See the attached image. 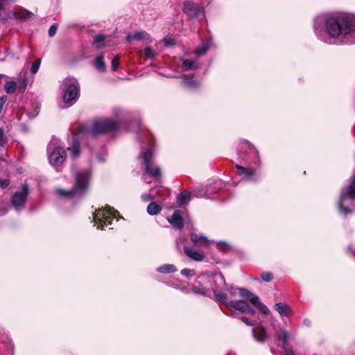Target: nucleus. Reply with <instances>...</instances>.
<instances>
[{
	"instance_id": "18",
	"label": "nucleus",
	"mask_w": 355,
	"mask_h": 355,
	"mask_svg": "<svg viewBox=\"0 0 355 355\" xmlns=\"http://www.w3.org/2000/svg\"><path fill=\"white\" fill-rule=\"evenodd\" d=\"M126 40L128 42H131L132 40H143L147 42H150L152 39L146 31H137L133 34L128 35L126 37Z\"/></svg>"
},
{
	"instance_id": "39",
	"label": "nucleus",
	"mask_w": 355,
	"mask_h": 355,
	"mask_svg": "<svg viewBox=\"0 0 355 355\" xmlns=\"http://www.w3.org/2000/svg\"><path fill=\"white\" fill-rule=\"evenodd\" d=\"M57 28H58L57 24H53V25H51L49 29V32H48L49 36L51 37H53L56 33Z\"/></svg>"
},
{
	"instance_id": "10",
	"label": "nucleus",
	"mask_w": 355,
	"mask_h": 355,
	"mask_svg": "<svg viewBox=\"0 0 355 355\" xmlns=\"http://www.w3.org/2000/svg\"><path fill=\"white\" fill-rule=\"evenodd\" d=\"M66 87L62 91L63 102L68 106L73 105L79 96V85L76 80H68L66 81Z\"/></svg>"
},
{
	"instance_id": "19",
	"label": "nucleus",
	"mask_w": 355,
	"mask_h": 355,
	"mask_svg": "<svg viewBox=\"0 0 355 355\" xmlns=\"http://www.w3.org/2000/svg\"><path fill=\"white\" fill-rule=\"evenodd\" d=\"M191 241L198 247H206L209 245L210 241L204 236H198L196 233L191 234Z\"/></svg>"
},
{
	"instance_id": "35",
	"label": "nucleus",
	"mask_w": 355,
	"mask_h": 355,
	"mask_svg": "<svg viewBox=\"0 0 355 355\" xmlns=\"http://www.w3.org/2000/svg\"><path fill=\"white\" fill-rule=\"evenodd\" d=\"M40 63H41L40 59H37L33 63V64L31 67V72L33 74H35L38 71L40 66Z\"/></svg>"
},
{
	"instance_id": "20",
	"label": "nucleus",
	"mask_w": 355,
	"mask_h": 355,
	"mask_svg": "<svg viewBox=\"0 0 355 355\" xmlns=\"http://www.w3.org/2000/svg\"><path fill=\"white\" fill-rule=\"evenodd\" d=\"M277 338L279 340H282L283 342V345L282 346V348L284 350L285 355H294V352L291 349L287 348L286 347V342L288 339V334L286 331H282L277 336Z\"/></svg>"
},
{
	"instance_id": "32",
	"label": "nucleus",
	"mask_w": 355,
	"mask_h": 355,
	"mask_svg": "<svg viewBox=\"0 0 355 355\" xmlns=\"http://www.w3.org/2000/svg\"><path fill=\"white\" fill-rule=\"evenodd\" d=\"M105 39V36L103 35H97L94 37V44L96 46L97 48H101L104 45L103 42Z\"/></svg>"
},
{
	"instance_id": "12",
	"label": "nucleus",
	"mask_w": 355,
	"mask_h": 355,
	"mask_svg": "<svg viewBox=\"0 0 355 355\" xmlns=\"http://www.w3.org/2000/svg\"><path fill=\"white\" fill-rule=\"evenodd\" d=\"M28 193L29 188L26 183L23 184L21 191H16L13 193L11 198V203L17 211H19L24 207Z\"/></svg>"
},
{
	"instance_id": "14",
	"label": "nucleus",
	"mask_w": 355,
	"mask_h": 355,
	"mask_svg": "<svg viewBox=\"0 0 355 355\" xmlns=\"http://www.w3.org/2000/svg\"><path fill=\"white\" fill-rule=\"evenodd\" d=\"M168 220L172 226L176 230H180L184 227V220L181 216V211L180 210H175Z\"/></svg>"
},
{
	"instance_id": "23",
	"label": "nucleus",
	"mask_w": 355,
	"mask_h": 355,
	"mask_svg": "<svg viewBox=\"0 0 355 355\" xmlns=\"http://www.w3.org/2000/svg\"><path fill=\"white\" fill-rule=\"evenodd\" d=\"M182 85L189 89H196L200 86V83L193 80V77L184 75L183 77Z\"/></svg>"
},
{
	"instance_id": "47",
	"label": "nucleus",
	"mask_w": 355,
	"mask_h": 355,
	"mask_svg": "<svg viewBox=\"0 0 355 355\" xmlns=\"http://www.w3.org/2000/svg\"><path fill=\"white\" fill-rule=\"evenodd\" d=\"M2 1V4L3 5V3H14L17 1V0H1Z\"/></svg>"
},
{
	"instance_id": "17",
	"label": "nucleus",
	"mask_w": 355,
	"mask_h": 355,
	"mask_svg": "<svg viewBox=\"0 0 355 355\" xmlns=\"http://www.w3.org/2000/svg\"><path fill=\"white\" fill-rule=\"evenodd\" d=\"M184 251L187 257L196 261H201L205 258L204 252L193 250L189 246H185Z\"/></svg>"
},
{
	"instance_id": "43",
	"label": "nucleus",
	"mask_w": 355,
	"mask_h": 355,
	"mask_svg": "<svg viewBox=\"0 0 355 355\" xmlns=\"http://www.w3.org/2000/svg\"><path fill=\"white\" fill-rule=\"evenodd\" d=\"M216 245H217V248L220 250H225L227 248L229 247V245L224 242V241H219L216 243Z\"/></svg>"
},
{
	"instance_id": "28",
	"label": "nucleus",
	"mask_w": 355,
	"mask_h": 355,
	"mask_svg": "<svg viewBox=\"0 0 355 355\" xmlns=\"http://www.w3.org/2000/svg\"><path fill=\"white\" fill-rule=\"evenodd\" d=\"M162 209L161 207L154 202H151L147 207V212L150 215H157L159 214Z\"/></svg>"
},
{
	"instance_id": "31",
	"label": "nucleus",
	"mask_w": 355,
	"mask_h": 355,
	"mask_svg": "<svg viewBox=\"0 0 355 355\" xmlns=\"http://www.w3.org/2000/svg\"><path fill=\"white\" fill-rule=\"evenodd\" d=\"M142 55L145 58L152 59L155 57L157 53L155 52L150 47L147 46L144 49Z\"/></svg>"
},
{
	"instance_id": "49",
	"label": "nucleus",
	"mask_w": 355,
	"mask_h": 355,
	"mask_svg": "<svg viewBox=\"0 0 355 355\" xmlns=\"http://www.w3.org/2000/svg\"><path fill=\"white\" fill-rule=\"evenodd\" d=\"M134 124L136 125L137 128H140V125H139V123L138 121H135L134 123Z\"/></svg>"
},
{
	"instance_id": "44",
	"label": "nucleus",
	"mask_w": 355,
	"mask_h": 355,
	"mask_svg": "<svg viewBox=\"0 0 355 355\" xmlns=\"http://www.w3.org/2000/svg\"><path fill=\"white\" fill-rule=\"evenodd\" d=\"M10 184L9 180H0V187L3 189L6 188Z\"/></svg>"
},
{
	"instance_id": "6",
	"label": "nucleus",
	"mask_w": 355,
	"mask_h": 355,
	"mask_svg": "<svg viewBox=\"0 0 355 355\" xmlns=\"http://www.w3.org/2000/svg\"><path fill=\"white\" fill-rule=\"evenodd\" d=\"M153 153L152 146L144 149L142 148L139 154V157L142 160V164L145 166V173L149 175L153 178H159L162 175L160 168L152 163Z\"/></svg>"
},
{
	"instance_id": "4",
	"label": "nucleus",
	"mask_w": 355,
	"mask_h": 355,
	"mask_svg": "<svg viewBox=\"0 0 355 355\" xmlns=\"http://www.w3.org/2000/svg\"><path fill=\"white\" fill-rule=\"evenodd\" d=\"M224 290L227 291L232 297H235L236 295L237 291H239V295L248 300L250 303L254 306L261 313L266 315L270 313L269 309L264 304L260 302L259 297L250 292L249 290L243 288H236L233 286L227 287V285L224 288Z\"/></svg>"
},
{
	"instance_id": "1",
	"label": "nucleus",
	"mask_w": 355,
	"mask_h": 355,
	"mask_svg": "<svg viewBox=\"0 0 355 355\" xmlns=\"http://www.w3.org/2000/svg\"><path fill=\"white\" fill-rule=\"evenodd\" d=\"M317 37L328 44L355 43V16L317 17L314 20Z\"/></svg>"
},
{
	"instance_id": "40",
	"label": "nucleus",
	"mask_w": 355,
	"mask_h": 355,
	"mask_svg": "<svg viewBox=\"0 0 355 355\" xmlns=\"http://www.w3.org/2000/svg\"><path fill=\"white\" fill-rule=\"evenodd\" d=\"M241 320L248 326H254L257 324L256 320H251L246 317H241Z\"/></svg>"
},
{
	"instance_id": "50",
	"label": "nucleus",
	"mask_w": 355,
	"mask_h": 355,
	"mask_svg": "<svg viewBox=\"0 0 355 355\" xmlns=\"http://www.w3.org/2000/svg\"><path fill=\"white\" fill-rule=\"evenodd\" d=\"M3 8V5L2 4V1L0 0V10H1Z\"/></svg>"
},
{
	"instance_id": "7",
	"label": "nucleus",
	"mask_w": 355,
	"mask_h": 355,
	"mask_svg": "<svg viewBox=\"0 0 355 355\" xmlns=\"http://www.w3.org/2000/svg\"><path fill=\"white\" fill-rule=\"evenodd\" d=\"M355 200V174L352 177L350 184L346 189H343L338 200V208L341 213L347 214L352 210L345 206L349 200Z\"/></svg>"
},
{
	"instance_id": "15",
	"label": "nucleus",
	"mask_w": 355,
	"mask_h": 355,
	"mask_svg": "<svg viewBox=\"0 0 355 355\" xmlns=\"http://www.w3.org/2000/svg\"><path fill=\"white\" fill-rule=\"evenodd\" d=\"M252 336L259 343H264L268 338L266 329L263 326H257L252 329Z\"/></svg>"
},
{
	"instance_id": "5",
	"label": "nucleus",
	"mask_w": 355,
	"mask_h": 355,
	"mask_svg": "<svg viewBox=\"0 0 355 355\" xmlns=\"http://www.w3.org/2000/svg\"><path fill=\"white\" fill-rule=\"evenodd\" d=\"M119 214V212L111 207L98 209L93 213V222L98 227L111 225L114 218L118 220Z\"/></svg>"
},
{
	"instance_id": "42",
	"label": "nucleus",
	"mask_w": 355,
	"mask_h": 355,
	"mask_svg": "<svg viewBox=\"0 0 355 355\" xmlns=\"http://www.w3.org/2000/svg\"><path fill=\"white\" fill-rule=\"evenodd\" d=\"M155 196H153L151 193H143L141 195V199L145 202L153 200Z\"/></svg>"
},
{
	"instance_id": "46",
	"label": "nucleus",
	"mask_w": 355,
	"mask_h": 355,
	"mask_svg": "<svg viewBox=\"0 0 355 355\" xmlns=\"http://www.w3.org/2000/svg\"><path fill=\"white\" fill-rule=\"evenodd\" d=\"M246 313H250V314H252V315H254V313H255V311H254V310L252 308H251V307L249 306V309H248V311H247Z\"/></svg>"
},
{
	"instance_id": "13",
	"label": "nucleus",
	"mask_w": 355,
	"mask_h": 355,
	"mask_svg": "<svg viewBox=\"0 0 355 355\" xmlns=\"http://www.w3.org/2000/svg\"><path fill=\"white\" fill-rule=\"evenodd\" d=\"M183 12L191 17H197L200 13V8L198 4L191 1L184 2Z\"/></svg>"
},
{
	"instance_id": "30",
	"label": "nucleus",
	"mask_w": 355,
	"mask_h": 355,
	"mask_svg": "<svg viewBox=\"0 0 355 355\" xmlns=\"http://www.w3.org/2000/svg\"><path fill=\"white\" fill-rule=\"evenodd\" d=\"M196 283H197L198 285H199L200 286V288H198L196 286H193L192 287V288H191L192 292L196 293V294H199V295H207V293L206 286H205V284L207 283H203V286L200 285L198 283V281L196 282Z\"/></svg>"
},
{
	"instance_id": "26",
	"label": "nucleus",
	"mask_w": 355,
	"mask_h": 355,
	"mask_svg": "<svg viewBox=\"0 0 355 355\" xmlns=\"http://www.w3.org/2000/svg\"><path fill=\"white\" fill-rule=\"evenodd\" d=\"M190 200L191 193L187 191H184L181 192L177 198V202L178 205L180 206L189 202Z\"/></svg>"
},
{
	"instance_id": "36",
	"label": "nucleus",
	"mask_w": 355,
	"mask_h": 355,
	"mask_svg": "<svg viewBox=\"0 0 355 355\" xmlns=\"http://www.w3.org/2000/svg\"><path fill=\"white\" fill-rule=\"evenodd\" d=\"M261 277L263 281L266 282H269L272 281V279H273V275L270 272H264L261 274Z\"/></svg>"
},
{
	"instance_id": "11",
	"label": "nucleus",
	"mask_w": 355,
	"mask_h": 355,
	"mask_svg": "<svg viewBox=\"0 0 355 355\" xmlns=\"http://www.w3.org/2000/svg\"><path fill=\"white\" fill-rule=\"evenodd\" d=\"M49 160L50 164L58 171L66 159V152L64 148L55 147L53 144L48 146Z\"/></svg>"
},
{
	"instance_id": "16",
	"label": "nucleus",
	"mask_w": 355,
	"mask_h": 355,
	"mask_svg": "<svg viewBox=\"0 0 355 355\" xmlns=\"http://www.w3.org/2000/svg\"><path fill=\"white\" fill-rule=\"evenodd\" d=\"M13 18L21 21H26L33 18V14L26 10L19 8L11 13Z\"/></svg>"
},
{
	"instance_id": "48",
	"label": "nucleus",
	"mask_w": 355,
	"mask_h": 355,
	"mask_svg": "<svg viewBox=\"0 0 355 355\" xmlns=\"http://www.w3.org/2000/svg\"><path fill=\"white\" fill-rule=\"evenodd\" d=\"M23 89H25L26 87V80H24L23 81Z\"/></svg>"
},
{
	"instance_id": "33",
	"label": "nucleus",
	"mask_w": 355,
	"mask_h": 355,
	"mask_svg": "<svg viewBox=\"0 0 355 355\" xmlns=\"http://www.w3.org/2000/svg\"><path fill=\"white\" fill-rule=\"evenodd\" d=\"M72 155L76 157L80 154V144L78 141L74 140L71 146Z\"/></svg>"
},
{
	"instance_id": "27",
	"label": "nucleus",
	"mask_w": 355,
	"mask_h": 355,
	"mask_svg": "<svg viewBox=\"0 0 355 355\" xmlns=\"http://www.w3.org/2000/svg\"><path fill=\"white\" fill-rule=\"evenodd\" d=\"M211 42H203L202 44L198 46L195 51V53L197 56H201L206 53V52L208 51V49L211 47Z\"/></svg>"
},
{
	"instance_id": "24",
	"label": "nucleus",
	"mask_w": 355,
	"mask_h": 355,
	"mask_svg": "<svg viewBox=\"0 0 355 355\" xmlns=\"http://www.w3.org/2000/svg\"><path fill=\"white\" fill-rule=\"evenodd\" d=\"M236 168L239 175H243L245 178L252 179L254 175V171L252 168H245L243 166L236 165Z\"/></svg>"
},
{
	"instance_id": "3",
	"label": "nucleus",
	"mask_w": 355,
	"mask_h": 355,
	"mask_svg": "<svg viewBox=\"0 0 355 355\" xmlns=\"http://www.w3.org/2000/svg\"><path fill=\"white\" fill-rule=\"evenodd\" d=\"M119 128V123L116 121L105 119L96 121L92 125H80L79 132L81 134L94 136L96 134L104 133L116 130Z\"/></svg>"
},
{
	"instance_id": "25",
	"label": "nucleus",
	"mask_w": 355,
	"mask_h": 355,
	"mask_svg": "<svg viewBox=\"0 0 355 355\" xmlns=\"http://www.w3.org/2000/svg\"><path fill=\"white\" fill-rule=\"evenodd\" d=\"M94 65L98 71L104 72L106 69V66L104 62V55H98L95 59Z\"/></svg>"
},
{
	"instance_id": "37",
	"label": "nucleus",
	"mask_w": 355,
	"mask_h": 355,
	"mask_svg": "<svg viewBox=\"0 0 355 355\" xmlns=\"http://www.w3.org/2000/svg\"><path fill=\"white\" fill-rule=\"evenodd\" d=\"M8 143L7 137L5 136L4 130L0 128V146H4Z\"/></svg>"
},
{
	"instance_id": "9",
	"label": "nucleus",
	"mask_w": 355,
	"mask_h": 355,
	"mask_svg": "<svg viewBox=\"0 0 355 355\" xmlns=\"http://www.w3.org/2000/svg\"><path fill=\"white\" fill-rule=\"evenodd\" d=\"M215 289L216 301L225 305L230 309H234L241 313H245L249 309L248 303L243 300L228 301V296L226 293H218Z\"/></svg>"
},
{
	"instance_id": "51",
	"label": "nucleus",
	"mask_w": 355,
	"mask_h": 355,
	"mask_svg": "<svg viewBox=\"0 0 355 355\" xmlns=\"http://www.w3.org/2000/svg\"><path fill=\"white\" fill-rule=\"evenodd\" d=\"M270 350L272 352H273L274 349L272 347H270Z\"/></svg>"
},
{
	"instance_id": "41",
	"label": "nucleus",
	"mask_w": 355,
	"mask_h": 355,
	"mask_svg": "<svg viewBox=\"0 0 355 355\" xmlns=\"http://www.w3.org/2000/svg\"><path fill=\"white\" fill-rule=\"evenodd\" d=\"M119 58L115 57L112 60V69L113 71H116L117 69V68L119 67Z\"/></svg>"
},
{
	"instance_id": "22",
	"label": "nucleus",
	"mask_w": 355,
	"mask_h": 355,
	"mask_svg": "<svg viewBox=\"0 0 355 355\" xmlns=\"http://www.w3.org/2000/svg\"><path fill=\"white\" fill-rule=\"evenodd\" d=\"M274 309L282 315L288 316L292 313L291 309L285 303H276Z\"/></svg>"
},
{
	"instance_id": "29",
	"label": "nucleus",
	"mask_w": 355,
	"mask_h": 355,
	"mask_svg": "<svg viewBox=\"0 0 355 355\" xmlns=\"http://www.w3.org/2000/svg\"><path fill=\"white\" fill-rule=\"evenodd\" d=\"M157 270L160 273H171L177 271V268L174 265L167 263L159 267Z\"/></svg>"
},
{
	"instance_id": "45",
	"label": "nucleus",
	"mask_w": 355,
	"mask_h": 355,
	"mask_svg": "<svg viewBox=\"0 0 355 355\" xmlns=\"http://www.w3.org/2000/svg\"><path fill=\"white\" fill-rule=\"evenodd\" d=\"M303 323L304 325L309 327L311 325V322L309 319H304Z\"/></svg>"
},
{
	"instance_id": "2",
	"label": "nucleus",
	"mask_w": 355,
	"mask_h": 355,
	"mask_svg": "<svg viewBox=\"0 0 355 355\" xmlns=\"http://www.w3.org/2000/svg\"><path fill=\"white\" fill-rule=\"evenodd\" d=\"M90 175V171L88 170L78 172L76 175L75 182L72 189L68 191L58 189L55 192L58 196L62 197L73 198L81 196L86 192L88 188Z\"/></svg>"
},
{
	"instance_id": "8",
	"label": "nucleus",
	"mask_w": 355,
	"mask_h": 355,
	"mask_svg": "<svg viewBox=\"0 0 355 355\" xmlns=\"http://www.w3.org/2000/svg\"><path fill=\"white\" fill-rule=\"evenodd\" d=\"M198 283L203 286V283H209L216 298L215 289L218 293H224L223 290L226 286L224 276L221 273H216L213 276L200 275L198 278Z\"/></svg>"
},
{
	"instance_id": "21",
	"label": "nucleus",
	"mask_w": 355,
	"mask_h": 355,
	"mask_svg": "<svg viewBox=\"0 0 355 355\" xmlns=\"http://www.w3.org/2000/svg\"><path fill=\"white\" fill-rule=\"evenodd\" d=\"M181 68L183 71L196 70L200 67V64L194 60L181 58Z\"/></svg>"
},
{
	"instance_id": "38",
	"label": "nucleus",
	"mask_w": 355,
	"mask_h": 355,
	"mask_svg": "<svg viewBox=\"0 0 355 355\" xmlns=\"http://www.w3.org/2000/svg\"><path fill=\"white\" fill-rule=\"evenodd\" d=\"M180 273L182 275H183L184 277H190L195 275V271H194V270H192V269L184 268L181 270Z\"/></svg>"
},
{
	"instance_id": "34",
	"label": "nucleus",
	"mask_w": 355,
	"mask_h": 355,
	"mask_svg": "<svg viewBox=\"0 0 355 355\" xmlns=\"http://www.w3.org/2000/svg\"><path fill=\"white\" fill-rule=\"evenodd\" d=\"M16 85L13 81L8 82L5 85V90L8 94H12L15 92Z\"/></svg>"
}]
</instances>
